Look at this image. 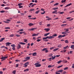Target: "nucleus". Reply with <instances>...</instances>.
<instances>
[{
    "instance_id": "f257e3e1",
    "label": "nucleus",
    "mask_w": 74,
    "mask_h": 74,
    "mask_svg": "<svg viewBox=\"0 0 74 74\" xmlns=\"http://www.w3.org/2000/svg\"><path fill=\"white\" fill-rule=\"evenodd\" d=\"M57 34H55L52 36H47L46 37L43 38H42L43 40H46V39H47V38H49V39H52V38H53L55 37H56L57 36Z\"/></svg>"
},
{
    "instance_id": "f03ea898",
    "label": "nucleus",
    "mask_w": 74,
    "mask_h": 74,
    "mask_svg": "<svg viewBox=\"0 0 74 74\" xmlns=\"http://www.w3.org/2000/svg\"><path fill=\"white\" fill-rule=\"evenodd\" d=\"M39 63H37L34 64V65H35V66H36V67H40L41 65V64H39Z\"/></svg>"
},
{
    "instance_id": "7ed1b4c3",
    "label": "nucleus",
    "mask_w": 74,
    "mask_h": 74,
    "mask_svg": "<svg viewBox=\"0 0 74 74\" xmlns=\"http://www.w3.org/2000/svg\"><path fill=\"white\" fill-rule=\"evenodd\" d=\"M29 62H26L24 64V66H23V67H27V66H28V65H29Z\"/></svg>"
},
{
    "instance_id": "20e7f679",
    "label": "nucleus",
    "mask_w": 74,
    "mask_h": 74,
    "mask_svg": "<svg viewBox=\"0 0 74 74\" xmlns=\"http://www.w3.org/2000/svg\"><path fill=\"white\" fill-rule=\"evenodd\" d=\"M18 49H19L20 48H21V46L19 44H18V45L17 46Z\"/></svg>"
},
{
    "instance_id": "39448f33",
    "label": "nucleus",
    "mask_w": 74,
    "mask_h": 74,
    "mask_svg": "<svg viewBox=\"0 0 74 74\" xmlns=\"http://www.w3.org/2000/svg\"><path fill=\"white\" fill-rule=\"evenodd\" d=\"M7 57L2 56L1 58V59H2L4 60H5V59H7Z\"/></svg>"
},
{
    "instance_id": "423d86ee",
    "label": "nucleus",
    "mask_w": 74,
    "mask_h": 74,
    "mask_svg": "<svg viewBox=\"0 0 74 74\" xmlns=\"http://www.w3.org/2000/svg\"><path fill=\"white\" fill-rule=\"evenodd\" d=\"M66 33H69V32L65 31V32H62V34H68Z\"/></svg>"
},
{
    "instance_id": "0eeeda50",
    "label": "nucleus",
    "mask_w": 74,
    "mask_h": 74,
    "mask_svg": "<svg viewBox=\"0 0 74 74\" xmlns=\"http://www.w3.org/2000/svg\"><path fill=\"white\" fill-rule=\"evenodd\" d=\"M22 3H20L18 4V6L19 7V8H23V6L21 5H22Z\"/></svg>"
},
{
    "instance_id": "6e6552de",
    "label": "nucleus",
    "mask_w": 74,
    "mask_h": 74,
    "mask_svg": "<svg viewBox=\"0 0 74 74\" xmlns=\"http://www.w3.org/2000/svg\"><path fill=\"white\" fill-rule=\"evenodd\" d=\"M36 29H37V28H32L31 29H29V31H31L32 30L33 31V30H35Z\"/></svg>"
},
{
    "instance_id": "1a4fd4ad",
    "label": "nucleus",
    "mask_w": 74,
    "mask_h": 74,
    "mask_svg": "<svg viewBox=\"0 0 74 74\" xmlns=\"http://www.w3.org/2000/svg\"><path fill=\"white\" fill-rule=\"evenodd\" d=\"M37 55V53L35 52L33 53L32 54V56H36Z\"/></svg>"
},
{
    "instance_id": "9d476101",
    "label": "nucleus",
    "mask_w": 74,
    "mask_h": 74,
    "mask_svg": "<svg viewBox=\"0 0 74 74\" xmlns=\"http://www.w3.org/2000/svg\"><path fill=\"white\" fill-rule=\"evenodd\" d=\"M38 34H34L32 35V37H34V36H38Z\"/></svg>"
},
{
    "instance_id": "9b49d317",
    "label": "nucleus",
    "mask_w": 74,
    "mask_h": 74,
    "mask_svg": "<svg viewBox=\"0 0 74 74\" xmlns=\"http://www.w3.org/2000/svg\"><path fill=\"white\" fill-rule=\"evenodd\" d=\"M30 57H27L25 58V59H26V60H29L30 59Z\"/></svg>"
},
{
    "instance_id": "f8f14e48",
    "label": "nucleus",
    "mask_w": 74,
    "mask_h": 74,
    "mask_svg": "<svg viewBox=\"0 0 74 74\" xmlns=\"http://www.w3.org/2000/svg\"><path fill=\"white\" fill-rule=\"evenodd\" d=\"M5 40V38H1V39L0 40V42H2L3 40Z\"/></svg>"
},
{
    "instance_id": "ddd939ff",
    "label": "nucleus",
    "mask_w": 74,
    "mask_h": 74,
    "mask_svg": "<svg viewBox=\"0 0 74 74\" xmlns=\"http://www.w3.org/2000/svg\"><path fill=\"white\" fill-rule=\"evenodd\" d=\"M45 30H46V32H48V31L50 30V29L49 28H45Z\"/></svg>"
},
{
    "instance_id": "4468645a",
    "label": "nucleus",
    "mask_w": 74,
    "mask_h": 74,
    "mask_svg": "<svg viewBox=\"0 0 74 74\" xmlns=\"http://www.w3.org/2000/svg\"><path fill=\"white\" fill-rule=\"evenodd\" d=\"M71 48L73 49H74V45H73L71 46Z\"/></svg>"
},
{
    "instance_id": "2eb2a0df",
    "label": "nucleus",
    "mask_w": 74,
    "mask_h": 74,
    "mask_svg": "<svg viewBox=\"0 0 74 74\" xmlns=\"http://www.w3.org/2000/svg\"><path fill=\"white\" fill-rule=\"evenodd\" d=\"M54 66H55V65H54L51 66L50 65L48 66V68H50V67H54Z\"/></svg>"
},
{
    "instance_id": "dca6fc26",
    "label": "nucleus",
    "mask_w": 74,
    "mask_h": 74,
    "mask_svg": "<svg viewBox=\"0 0 74 74\" xmlns=\"http://www.w3.org/2000/svg\"><path fill=\"white\" fill-rule=\"evenodd\" d=\"M19 44H20L21 45H25L26 44V43L22 42H19Z\"/></svg>"
},
{
    "instance_id": "f3484780",
    "label": "nucleus",
    "mask_w": 74,
    "mask_h": 74,
    "mask_svg": "<svg viewBox=\"0 0 74 74\" xmlns=\"http://www.w3.org/2000/svg\"><path fill=\"white\" fill-rule=\"evenodd\" d=\"M58 49H59V48L56 49H54L53 50V52H55L56 51L58 50Z\"/></svg>"
},
{
    "instance_id": "a211bd4d",
    "label": "nucleus",
    "mask_w": 74,
    "mask_h": 74,
    "mask_svg": "<svg viewBox=\"0 0 74 74\" xmlns=\"http://www.w3.org/2000/svg\"><path fill=\"white\" fill-rule=\"evenodd\" d=\"M63 70H61L59 71H58V72H59V73H62Z\"/></svg>"
},
{
    "instance_id": "6ab92c4d",
    "label": "nucleus",
    "mask_w": 74,
    "mask_h": 74,
    "mask_svg": "<svg viewBox=\"0 0 74 74\" xmlns=\"http://www.w3.org/2000/svg\"><path fill=\"white\" fill-rule=\"evenodd\" d=\"M28 25H29V26H33V24L30 23L28 24Z\"/></svg>"
},
{
    "instance_id": "aec40b11",
    "label": "nucleus",
    "mask_w": 74,
    "mask_h": 74,
    "mask_svg": "<svg viewBox=\"0 0 74 74\" xmlns=\"http://www.w3.org/2000/svg\"><path fill=\"white\" fill-rule=\"evenodd\" d=\"M52 60H54V59H55V58H56V56H54V57H53V56H52Z\"/></svg>"
},
{
    "instance_id": "412c9836",
    "label": "nucleus",
    "mask_w": 74,
    "mask_h": 74,
    "mask_svg": "<svg viewBox=\"0 0 74 74\" xmlns=\"http://www.w3.org/2000/svg\"><path fill=\"white\" fill-rule=\"evenodd\" d=\"M49 34H50L49 33H47V34H46L44 35V36H48V35H49Z\"/></svg>"
},
{
    "instance_id": "4be33fe9",
    "label": "nucleus",
    "mask_w": 74,
    "mask_h": 74,
    "mask_svg": "<svg viewBox=\"0 0 74 74\" xmlns=\"http://www.w3.org/2000/svg\"><path fill=\"white\" fill-rule=\"evenodd\" d=\"M63 62L64 63H67V61L66 60H63Z\"/></svg>"
},
{
    "instance_id": "5701e85b",
    "label": "nucleus",
    "mask_w": 74,
    "mask_h": 74,
    "mask_svg": "<svg viewBox=\"0 0 74 74\" xmlns=\"http://www.w3.org/2000/svg\"><path fill=\"white\" fill-rule=\"evenodd\" d=\"M62 46V45L60 44V45H58V48H60Z\"/></svg>"
},
{
    "instance_id": "b1692460",
    "label": "nucleus",
    "mask_w": 74,
    "mask_h": 74,
    "mask_svg": "<svg viewBox=\"0 0 74 74\" xmlns=\"http://www.w3.org/2000/svg\"><path fill=\"white\" fill-rule=\"evenodd\" d=\"M14 34H12L11 35H10L9 36V37H14Z\"/></svg>"
},
{
    "instance_id": "393cba45",
    "label": "nucleus",
    "mask_w": 74,
    "mask_h": 74,
    "mask_svg": "<svg viewBox=\"0 0 74 74\" xmlns=\"http://www.w3.org/2000/svg\"><path fill=\"white\" fill-rule=\"evenodd\" d=\"M40 10H38V11L36 12H35L36 14H38V13H39V12H40Z\"/></svg>"
},
{
    "instance_id": "a878e982",
    "label": "nucleus",
    "mask_w": 74,
    "mask_h": 74,
    "mask_svg": "<svg viewBox=\"0 0 74 74\" xmlns=\"http://www.w3.org/2000/svg\"><path fill=\"white\" fill-rule=\"evenodd\" d=\"M57 11H58L57 10H55V11L53 12L52 13L53 14H55L56 13V12H57Z\"/></svg>"
},
{
    "instance_id": "bb28decb",
    "label": "nucleus",
    "mask_w": 74,
    "mask_h": 74,
    "mask_svg": "<svg viewBox=\"0 0 74 74\" xmlns=\"http://www.w3.org/2000/svg\"><path fill=\"white\" fill-rule=\"evenodd\" d=\"M47 48H45L41 50V51H46L47 50Z\"/></svg>"
},
{
    "instance_id": "cd10ccee",
    "label": "nucleus",
    "mask_w": 74,
    "mask_h": 74,
    "mask_svg": "<svg viewBox=\"0 0 74 74\" xmlns=\"http://www.w3.org/2000/svg\"><path fill=\"white\" fill-rule=\"evenodd\" d=\"M62 62V60H60L59 61H58L57 62V63H58V64H60V63H61V62Z\"/></svg>"
},
{
    "instance_id": "c85d7f7f",
    "label": "nucleus",
    "mask_w": 74,
    "mask_h": 74,
    "mask_svg": "<svg viewBox=\"0 0 74 74\" xmlns=\"http://www.w3.org/2000/svg\"><path fill=\"white\" fill-rule=\"evenodd\" d=\"M11 47H16V46L14 44L11 45Z\"/></svg>"
},
{
    "instance_id": "c756f323",
    "label": "nucleus",
    "mask_w": 74,
    "mask_h": 74,
    "mask_svg": "<svg viewBox=\"0 0 74 74\" xmlns=\"http://www.w3.org/2000/svg\"><path fill=\"white\" fill-rule=\"evenodd\" d=\"M52 58H49L47 59V60H49V61H51L52 60Z\"/></svg>"
},
{
    "instance_id": "7c9ffc66",
    "label": "nucleus",
    "mask_w": 74,
    "mask_h": 74,
    "mask_svg": "<svg viewBox=\"0 0 74 74\" xmlns=\"http://www.w3.org/2000/svg\"><path fill=\"white\" fill-rule=\"evenodd\" d=\"M0 12L1 13H4V12H5V11H4V10H2V11H0Z\"/></svg>"
},
{
    "instance_id": "2f4dec72",
    "label": "nucleus",
    "mask_w": 74,
    "mask_h": 74,
    "mask_svg": "<svg viewBox=\"0 0 74 74\" xmlns=\"http://www.w3.org/2000/svg\"><path fill=\"white\" fill-rule=\"evenodd\" d=\"M5 10H8L9 9H10V8H9L8 7H7L5 8Z\"/></svg>"
},
{
    "instance_id": "473e14b6",
    "label": "nucleus",
    "mask_w": 74,
    "mask_h": 74,
    "mask_svg": "<svg viewBox=\"0 0 74 74\" xmlns=\"http://www.w3.org/2000/svg\"><path fill=\"white\" fill-rule=\"evenodd\" d=\"M14 74H15V73H16V71L14 70L12 72Z\"/></svg>"
},
{
    "instance_id": "72a5a7b5",
    "label": "nucleus",
    "mask_w": 74,
    "mask_h": 74,
    "mask_svg": "<svg viewBox=\"0 0 74 74\" xmlns=\"http://www.w3.org/2000/svg\"><path fill=\"white\" fill-rule=\"evenodd\" d=\"M71 4H72V3H70L69 4L67 5H66V6H67V7H68V6H70V5H71Z\"/></svg>"
},
{
    "instance_id": "f704fd0d",
    "label": "nucleus",
    "mask_w": 74,
    "mask_h": 74,
    "mask_svg": "<svg viewBox=\"0 0 74 74\" xmlns=\"http://www.w3.org/2000/svg\"><path fill=\"white\" fill-rule=\"evenodd\" d=\"M65 43H66V44H67L69 42V41H68V40H66L65 41Z\"/></svg>"
},
{
    "instance_id": "c9c22d12",
    "label": "nucleus",
    "mask_w": 74,
    "mask_h": 74,
    "mask_svg": "<svg viewBox=\"0 0 74 74\" xmlns=\"http://www.w3.org/2000/svg\"><path fill=\"white\" fill-rule=\"evenodd\" d=\"M24 41L25 42H27V40L26 39H24Z\"/></svg>"
},
{
    "instance_id": "e433bc0d",
    "label": "nucleus",
    "mask_w": 74,
    "mask_h": 74,
    "mask_svg": "<svg viewBox=\"0 0 74 74\" xmlns=\"http://www.w3.org/2000/svg\"><path fill=\"white\" fill-rule=\"evenodd\" d=\"M53 55V54L52 53H50L49 54V57H51V56H52Z\"/></svg>"
},
{
    "instance_id": "4c0bfd02",
    "label": "nucleus",
    "mask_w": 74,
    "mask_h": 74,
    "mask_svg": "<svg viewBox=\"0 0 74 74\" xmlns=\"http://www.w3.org/2000/svg\"><path fill=\"white\" fill-rule=\"evenodd\" d=\"M5 29H10V27H6L5 28Z\"/></svg>"
},
{
    "instance_id": "58836bf2",
    "label": "nucleus",
    "mask_w": 74,
    "mask_h": 74,
    "mask_svg": "<svg viewBox=\"0 0 74 74\" xmlns=\"http://www.w3.org/2000/svg\"><path fill=\"white\" fill-rule=\"evenodd\" d=\"M59 5L58 3H56L55 4H54V5Z\"/></svg>"
},
{
    "instance_id": "ea45409f",
    "label": "nucleus",
    "mask_w": 74,
    "mask_h": 74,
    "mask_svg": "<svg viewBox=\"0 0 74 74\" xmlns=\"http://www.w3.org/2000/svg\"><path fill=\"white\" fill-rule=\"evenodd\" d=\"M46 20H47L48 21H49V20H52V18H47L46 19Z\"/></svg>"
},
{
    "instance_id": "a19ab883",
    "label": "nucleus",
    "mask_w": 74,
    "mask_h": 74,
    "mask_svg": "<svg viewBox=\"0 0 74 74\" xmlns=\"http://www.w3.org/2000/svg\"><path fill=\"white\" fill-rule=\"evenodd\" d=\"M66 1V0H63L62 1H61V3H64L65 1Z\"/></svg>"
},
{
    "instance_id": "79ce46f5",
    "label": "nucleus",
    "mask_w": 74,
    "mask_h": 74,
    "mask_svg": "<svg viewBox=\"0 0 74 74\" xmlns=\"http://www.w3.org/2000/svg\"><path fill=\"white\" fill-rule=\"evenodd\" d=\"M67 24H62L61 25V26H66V25H67Z\"/></svg>"
},
{
    "instance_id": "37998d69",
    "label": "nucleus",
    "mask_w": 74,
    "mask_h": 74,
    "mask_svg": "<svg viewBox=\"0 0 74 74\" xmlns=\"http://www.w3.org/2000/svg\"><path fill=\"white\" fill-rule=\"evenodd\" d=\"M42 21H41L39 23V25H42V24H41V23H42Z\"/></svg>"
},
{
    "instance_id": "c03bdc74",
    "label": "nucleus",
    "mask_w": 74,
    "mask_h": 74,
    "mask_svg": "<svg viewBox=\"0 0 74 74\" xmlns=\"http://www.w3.org/2000/svg\"><path fill=\"white\" fill-rule=\"evenodd\" d=\"M62 66H63L62 65L59 66H58V67H57V68H60V67H62Z\"/></svg>"
},
{
    "instance_id": "a18cd8bd",
    "label": "nucleus",
    "mask_w": 74,
    "mask_h": 74,
    "mask_svg": "<svg viewBox=\"0 0 74 74\" xmlns=\"http://www.w3.org/2000/svg\"><path fill=\"white\" fill-rule=\"evenodd\" d=\"M53 10H58V8H53Z\"/></svg>"
},
{
    "instance_id": "49530a36",
    "label": "nucleus",
    "mask_w": 74,
    "mask_h": 74,
    "mask_svg": "<svg viewBox=\"0 0 74 74\" xmlns=\"http://www.w3.org/2000/svg\"><path fill=\"white\" fill-rule=\"evenodd\" d=\"M15 61H16V62H21V60H16Z\"/></svg>"
},
{
    "instance_id": "de8ad7c7",
    "label": "nucleus",
    "mask_w": 74,
    "mask_h": 74,
    "mask_svg": "<svg viewBox=\"0 0 74 74\" xmlns=\"http://www.w3.org/2000/svg\"><path fill=\"white\" fill-rule=\"evenodd\" d=\"M58 38H62V35H59L58 36Z\"/></svg>"
},
{
    "instance_id": "09e8293b",
    "label": "nucleus",
    "mask_w": 74,
    "mask_h": 74,
    "mask_svg": "<svg viewBox=\"0 0 74 74\" xmlns=\"http://www.w3.org/2000/svg\"><path fill=\"white\" fill-rule=\"evenodd\" d=\"M16 66H15V67H18V66H19V64H16Z\"/></svg>"
},
{
    "instance_id": "8fccbe9b",
    "label": "nucleus",
    "mask_w": 74,
    "mask_h": 74,
    "mask_svg": "<svg viewBox=\"0 0 74 74\" xmlns=\"http://www.w3.org/2000/svg\"><path fill=\"white\" fill-rule=\"evenodd\" d=\"M69 47V46H67L66 47H64V49H67V47Z\"/></svg>"
},
{
    "instance_id": "3c124183",
    "label": "nucleus",
    "mask_w": 74,
    "mask_h": 74,
    "mask_svg": "<svg viewBox=\"0 0 74 74\" xmlns=\"http://www.w3.org/2000/svg\"><path fill=\"white\" fill-rule=\"evenodd\" d=\"M69 69L68 67H66L64 69V70H67V69Z\"/></svg>"
},
{
    "instance_id": "603ef678",
    "label": "nucleus",
    "mask_w": 74,
    "mask_h": 74,
    "mask_svg": "<svg viewBox=\"0 0 74 74\" xmlns=\"http://www.w3.org/2000/svg\"><path fill=\"white\" fill-rule=\"evenodd\" d=\"M58 73V71H56V72L55 73L56 74H60V73Z\"/></svg>"
},
{
    "instance_id": "864d4df0",
    "label": "nucleus",
    "mask_w": 74,
    "mask_h": 74,
    "mask_svg": "<svg viewBox=\"0 0 74 74\" xmlns=\"http://www.w3.org/2000/svg\"><path fill=\"white\" fill-rule=\"evenodd\" d=\"M6 44L8 45V46H10V44H9L8 42L7 43H6Z\"/></svg>"
},
{
    "instance_id": "5fc2aeb1",
    "label": "nucleus",
    "mask_w": 74,
    "mask_h": 74,
    "mask_svg": "<svg viewBox=\"0 0 74 74\" xmlns=\"http://www.w3.org/2000/svg\"><path fill=\"white\" fill-rule=\"evenodd\" d=\"M45 13V11H44L43 12V13H41V14H44Z\"/></svg>"
},
{
    "instance_id": "6e6d98bb",
    "label": "nucleus",
    "mask_w": 74,
    "mask_h": 74,
    "mask_svg": "<svg viewBox=\"0 0 74 74\" xmlns=\"http://www.w3.org/2000/svg\"><path fill=\"white\" fill-rule=\"evenodd\" d=\"M26 61H27V60H23V62H26Z\"/></svg>"
},
{
    "instance_id": "4d7b16f0",
    "label": "nucleus",
    "mask_w": 74,
    "mask_h": 74,
    "mask_svg": "<svg viewBox=\"0 0 74 74\" xmlns=\"http://www.w3.org/2000/svg\"><path fill=\"white\" fill-rule=\"evenodd\" d=\"M12 49L13 50H14V51H15V48L14 47H13L12 48Z\"/></svg>"
},
{
    "instance_id": "13d9d810",
    "label": "nucleus",
    "mask_w": 74,
    "mask_h": 74,
    "mask_svg": "<svg viewBox=\"0 0 74 74\" xmlns=\"http://www.w3.org/2000/svg\"><path fill=\"white\" fill-rule=\"evenodd\" d=\"M60 14H64V12H61L60 13Z\"/></svg>"
},
{
    "instance_id": "bf43d9fd",
    "label": "nucleus",
    "mask_w": 74,
    "mask_h": 74,
    "mask_svg": "<svg viewBox=\"0 0 74 74\" xmlns=\"http://www.w3.org/2000/svg\"><path fill=\"white\" fill-rule=\"evenodd\" d=\"M41 41V39H38L37 40V41L38 42H39V41Z\"/></svg>"
},
{
    "instance_id": "052dcab7",
    "label": "nucleus",
    "mask_w": 74,
    "mask_h": 74,
    "mask_svg": "<svg viewBox=\"0 0 74 74\" xmlns=\"http://www.w3.org/2000/svg\"><path fill=\"white\" fill-rule=\"evenodd\" d=\"M6 70V68H4L3 69V71H4L5 70Z\"/></svg>"
},
{
    "instance_id": "680f3d73",
    "label": "nucleus",
    "mask_w": 74,
    "mask_h": 74,
    "mask_svg": "<svg viewBox=\"0 0 74 74\" xmlns=\"http://www.w3.org/2000/svg\"><path fill=\"white\" fill-rule=\"evenodd\" d=\"M74 12V11H72L71 12H69V14H71V13H72V12Z\"/></svg>"
},
{
    "instance_id": "e2e57ef3",
    "label": "nucleus",
    "mask_w": 74,
    "mask_h": 74,
    "mask_svg": "<svg viewBox=\"0 0 74 74\" xmlns=\"http://www.w3.org/2000/svg\"><path fill=\"white\" fill-rule=\"evenodd\" d=\"M16 36H17V37H20V35L18 34L16 35Z\"/></svg>"
},
{
    "instance_id": "0e129e2a",
    "label": "nucleus",
    "mask_w": 74,
    "mask_h": 74,
    "mask_svg": "<svg viewBox=\"0 0 74 74\" xmlns=\"http://www.w3.org/2000/svg\"><path fill=\"white\" fill-rule=\"evenodd\" d=\"M33 39H34V40H36V37H33Z\"/></svg>"
},
{
    "instance_id": "69168bd1",
    "label": "nucleus",
    "mask_w": 74,
    "mask_h": 74,
    "mask_svg": "<svg viewBox=\"0 0 74 74\" xmlns=\"http://www.w3.org/2000/svg\"><path fill=\"white\" fill-rule=\"evenodd\" d=\"M72 68H74V64H73L72 66Z\"/></svg>"
},
{
    "instance_id": "338daca9",
    "label": "nucleus",
    "mask_w": 74,
    "mask_h": 74,
    "mask_svg": "<svg viewBox=\"0 0 74 74\" xmlns=\"http://www.w3.org/2000/svg\"><path fill=\"white\" fill-rule=\"evenodd\" d=\"M32 4H33V3H30L29 4V5H32Z\"/></svg>"
},
{
    "instance_id": "774afa93",
    "label": "nucleus",
    "mask_w": 74,
    "mask_h": 74,
    "mask_svg": "<svg viewBox=\"0 0 74 74\" xmlns=\"http://www.w3.org/2000/svg\"><path fill=\"white\" fill-rule=\"evenodd\" d=\"M3 72L2 71H0V74H3Z\"/></svg>"
}]
</instances>
